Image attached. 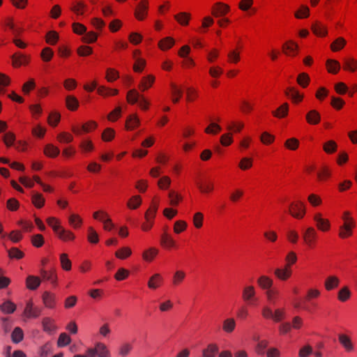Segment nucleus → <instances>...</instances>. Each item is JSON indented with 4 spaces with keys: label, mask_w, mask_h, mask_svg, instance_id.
Listing matches in <instances>:
<instances>
[{
    "label": "nucleus",
    "mask_w": 357,
    "mask_h": 357,
    "mask_svg": "<svg viewBox=\"0 0 357 357\" xmlns=\"http://www.w3.org/2000/svg\"><path fill=\"white\" fill-rule=\"evenodd\" d=\"M341 220L342 223L338 227L337 235L340 239H347L354 235L356 227V222L352 212L344 210L342 213Z\"/></svg>",
    "instance_id": "1"
},
{
    "label": "nucleus",
    "mask_w": 357,
    "mask_h": 357,
    "mask_svg": "<svg viewBox=\"0 0 357 357\" xmlns=\"http://www.w3.org/2000/svg\"><path fill=\"white\" fill-rule=\"evenodd\" d=\"M87 353L90 357H112L109 346L102 341H96L93 347H88Z\"/></svg>",
    "instance_id": "2"
},
{
    "label": "nucleus",
    "mask_w": 357,
    "mask_h": 357,
    "mask_svg": "<svg viewBox=\"0 0 357 357\" xmlns=\"http://www.w3.org/2000/svg\"><path fill=\"white\" fill-rule=\"evenodd\" d=\"M316 230L322 233H328L332 229L331 221L320 211H316L312 215Z\"/></svg>",
    "instance_id": "3"
},
{
    "label": "nucleus",
    "mask_w": 357,
    "mask_h": 357,
    "mask_svg": "<svg viewBox=\"0 0 357 357\" xmlns=\"http://www.w3.org/2000/svg\"><path fill=\"white\" fill-rule=\"evenodd\" d=\"M242 300L249 304L255 305L259 301L257 296V290L256 287L252 284H246L242 288Z\"/></svg>",
    "instance_id": "4"
},
{
    "label": "nucleus",
    "mask_w": 357,
    "mask_h": 357,
    "mask_svg": "<svg viewBox=\"0 0 357 357\" xmlns=\"http://www.w3.org/2000/svg\"><path fill=\"white\" fill-rule=\"evenodd\" d=\"M306 205L301 201L291 202L288 207L289 214L296 220H302L306 215Z\"/></svg>",
    "instance_id": "5"
},
{
    "label": "nucleus",
    "mask_w": 357,
    "mask_h": 357,
    "mask_svg": "<svg viewBox=\"0 0 357 357\" xmlns=\"http://www.w3.org/2000/svg\"><path fill=\"white\" fill-rule=\"evenodd\" d=\"M317 231L313 227H307L302 234L303 243L308 249L315 248L317 242Z\"/></svg>",
    "instance_id": "6"
},
{
    "label": "nucleus",
    "mask_w": 357,
    "mask_h": 357,
    "mask_svg": "<svg viewBox=\"0 0 357 357\" xmlns=\"http://www.w3.org/2000/svg\"><path fill=\"white\" fill-rule=\"evenodd\" d=\"M98 124L96 121L90 120L84 123L81 127L73 126L71 130L76 135H82L84 133L92 132L97 129Z\"/></svg>",
    "instance_id": "7"
},
{
    "label": "nucleus",
    "mask_w": 357,
    "mask_h": 357,
    "mask_svg": "<svg viewBox=\"0 0 357 357\" xmlns=\"http://www.w3.org/2000/svg\"><path fill=\"white\" fill-rule=\"evenodd\" d=\"M142 124V120L137 112L129 114L125 121V129L127 131H134L139 128Z\"/></svg>",
    "instance_id": "8"
},
{
    "label": "nucleus",
    "mask_w": 357,
    "mask_h": 357,
    "mask_svg": "<svg viewBox=\"0 0 357 357\" xmlns=\"http://www.w3.org/2000/svg\"><path fill=\"white\" fill-rule=\"evenodd\" d=\"M132 58L134 59L132 66L133 71L135 73H142L146 66V61L142 56L141 50H135L132 52Z\"/></svg>",
    "instance_id": "9"
},
{
    "label": "nucleus",
    "mask_w": 357,
    "mask_h": 357,
    "mask_svg": "<svg viewBox=\"0 0 357 357\" xmlns=\"http://www.w3.org/2000/svg\"><path fill=\"white\" fill-rule=\"evenodd\" d=\"M338 342L347 353H351L355 350V344L351 337L347 333H340L338 335Z\"/></svg>",
    "instance_id": "10"
},
{
    "label": "nucleus",
    "mask_w": 357,
    "mask_h": 357,
    "mask_svg": "<svg viewBox=\"0 0 357 357\" xmlns=\"http://www.w3.org/2000/svg\"><path fill=\"white\" fill-rule=\"evenodd\" d=\"M42 301L45 307L47 309H55L57 305V297L56 295L50 291H45L42 294Z\"/></svg>",
    "instance_id": "11"
},
{
    "label": "nucleus",
    "mask_w": 357,
    "mask_h": 357,
    "mask_svg": "<svg viewBox=\"0 0 357 357\" xmlns=\"http://www.w3.org/2000/svg\"><path fill=\"white\" fill-rule=\"evenodd\" d=\"M155 82V76L147 74L142 76L139 82L138 88L140 91L144 92L151 89Z\"/></svg>",
    "instance_id": "12"
},
{
    "label": "nucleus",
    "mask_w": 357,
    "mask_h": 357,
    "mask_svg": "<svg viewBox=\"0 0 357 357\" xmlns=\"http://www.w3.org/2000/svg\"><path fill=\"white\" fill-rule=\"evenodd\" d=\"M40 310L34 305L32 300L26 302L23 315L28 319H35L40 316Z\"/></svg>",
    "instance_id": "13"
},
{
    "label": "nucleus",
    "mask_w": 357,
    "mask_h": 357,
    "mask_svg": "<svg viewBox=\"0 0 357 357\" xmlns=\"http://www.w3.org/2000/svg\"><path fill=\"white\" fill-rule=\"evenodd\" d=\"M230 11V6L222 2H217L212 7V15L215 17L225 16Z\"/></svg>",
    "instance_id": "14"
},
{
    "label": "nucleus",
    "mask_w": 357,
    "mask_h": 357,
    "mask_svg": "<svg viewBox=\"0 0 357 357\" xmlns=\"http://www.w3.org/2000/svg\"><path fill=\"white\" fill-rule=\"evenodd\" d=\"M160 250L154 246H150L144 249L142 252V258L146 263H151L159 254Z\"/></svg>",
    "instance_id": "15"
},
{
    "label": "nucleus",
    "mask_w": 357,
    "mask_h": 357,
    "mask_svg": "<svg viewBox=\"0 0 357 357\" xmlns=\"http://www.w3.org/2000/svg\"><path fill=\"white\" fill-rule=\"evenodd\" d=\"M78 146L83 154L92 153L96 149L95 144L89 137L82 138L80 140Z\"/></svg>",
    "instance_id": "16"
},
{
    "label": "nucleus",
    "mask_w": 357,
    "mask_h": 357,
    "mask_svg": "<svg viewBox=\"0 0 357 357\" xmlns=\"http://www.w3.org/2000/svg\"><path fill=\"white\" fill-rule=\"evenodd\" d=\"M163 276L159 273H155L149 278L147 282V287L151 290H155L161 287L163 284Z\"/></svg>",
    "instance_id": "17"
},
{
    "label": "nucleus",
    "mask_w": 357,
    "mask_h": 357,
    "mask_svg": "<svg viewBox=\"0 0 357 357\" xmlns=\"http://www.w3.org/2000/svg\"><path fill=\"white\" fill-rule=\"evenodd\" d=\"M285 93L294 104H299L304 98V94L294 86L288 87Z\"/></svg>",
    "instance_id": "18"
},
{
    "label": "nucleus",
    "mask_w": 357,
    "mask_h": 357,
    "mask_svg": "<svg viewBox=\"0 0 357 357\" xmlns=\"http://www.w3.org/2000/svg\"><path fill=\"white\" fill-rule=\"evenodd\" d=\"M170 96L174 104L178 103L183 96V89L174 82L170 83Z\"/></svg>",
    "instance_id": "19"
},
{
    "label": "nucleus",
    "mask_w": 357,
    "mask_h": 357,
    "mask_svg": "<svg viewBox=\"0 0 357 357\" xmlns=\"http://www.w3.org/2000/svg\"><path fill=\"white\" fill-rule=\"evenodd\" d=\"M149 8V2L147 0H142L137 5L135 10V16L138 20L145 19Z\"/></svg>",
    "instance_id": "20"
},
{
    "label": "nucleus",
    "mask_w": 357,
    "mask_h": 357,
    "mask_svg": "<svg viewBox=\"0 0 357 357\" xmlns=\"http://www.w3.org/2000/svg\"><path fill=\"white\" fill-rule=\"evenodd\" d=\"M275 276L281 281L289 280L292 275V269L287 266L277 268L274 270Z\"/></svg>",
    "instance_id": "21"
},
{
    "label": "nucleus",
    "mask_w": 357,
    "mask_h": 357,
    "mask_svg": "<svg viewBox=\"0 0 357 357\" xmlns=\"http://www.w3.org/2000/svg\"><path fill=\"white\" fill-rule=\"evenodd\" d=\"M30 57L27 55L15 53L12 56V64L15 68H19L22 66H26L29 64Z\"/></svg>",
    "instance_id": "22"
},
{
    "label": "nucleus",
    "mask_w": 357,
    "mask_h": 357,
    "mask_svg": "<svg viewBox=\"0 0 357 357\" xmlns=\"http://www.w3.org/2000/svg\"><path fill=\"white\" fill-rule=\"evenodd\" d=\"M56 235L59 240L65 243L73 242L76 238L74 232L65 227H63Z\"/></svg>",
    "instance_id": "23"
},
{
    "label": "nucleus",
    "mask_w": 357,
    "mask_h": 357,
    "mask_svg": "<svg viewBox=\"0 0 357 357\" xmlns=\"http://www.w3.org/2000/svg\"><path fill=\"white\" fill-rule=\"evenodd\" d=\"M42 326L43 330L50 334L54 333L58 329L55 320L49 317L43 319Z\"/></svg>",
    "instance_id": "24"
},
{
    "label": "nucleus",
    "mask_w": 357,
    "mask_h": 357,
    "mask_svg": "<svg viewBox=\"0 0 357 357\" xmlns=\"http://www.w3.org/2000/svg\"><path fill=\"white\" fill-rule=\"evenodd\" d=\"M68 222L73 229H79L83 225L84 220L79 214L72 213L68 217Z\"/></svg>",
    "instance_id": "25"
},
{
    "label": "nucleus",
    "mask_w": 357,
    "mask_h": 357,
    "mask_svg": "<svg viewBox=\"0 0 357 357\" xmlns=\"http://www.w3.org/2000/svg\"><path fill=\"white\" fill-rule=\"evenodd\" d=\"M42 280L38 276L29 275L25 280L26 287L29 290H36L40 285Z\"/></svg>",
    "instance_id": "26"
},
{
    "label": "nucleus",
    "mask_w": 357,
    "mask_h": 357,
    "mask_svg": "<svg viewBox=\"0 0 357 357\" xmlns=\"http://www.w3.org/2000/svg\"><path fill=\"white\" fill-rule=\"evenodd\" d=\"M298 49V45L293 41V40H288L286 43H284L282 45V50L284 53L290 56H294L297 54V50Z\"/></svg>",
    "instance_id": "27"
},
{
    "label": "nucleus",
    "mask_w": 357,
    "mask_h": 357,
    "mask_svg": "<svg viewBox=\"0 0 357 357\" xmlns=\"http://www.w3.org/2000/svg\"><path fill=\"white\" fill-rule=\"evenodd\" d=\"M273 280L266 275H261L257 279V283L260 289L265 291L271 288L273 285Z\"/></svg>",
    "instance_id": "28"
},
{
    "label": "nucleus",
    "mask_w": 357,
    "mask_h": 357,
    "mask_svg": "<svg viewBox=\"0 0 357 357\" xmlns=\"http://www.w3.org/2000/svg\"><path fill=\"white\" fill-rule=\"evenodd\" d=\"M176 43L174 38L167 36L160 39L158 43V47L161 51H168L172 49Z\"/></svg>",
    "instance_id": "29"
},
{
    "label": "nucleus",
    "mask_w": 357,
    "mask_h": 357,
    "mask_svg": "<svg viewBox=\"0 0 357 357\" xmlns=\"http://www.w3.org/2000/svg\"><path fill=\"white\" fill-rule=\"evenodd\" d=\"M289 112V105L287 102H283L278 108L272 112V114L276 119L286 118Z\"/></svg>",
    "instance_id": "30"
},
{
    "label": "nucleus",
    "mask_w": 357,
    "mask_h": 357,
    "mask_svg": "<svg viewBox=\"0 0 357 357\" xmlns=\"http://www.w3.org/2000/svg\"><path fill=\"white\" fill-rule=\"evenodd\" d=\"M218 351L219 347L216 343H209L202 349V357H216Z\"/></svg>",
    "instance_id": "31"
},
{
    "label": "nucleus",
    "mask_w": 357,
    "mask_h": 357,
    "mask_svg": "<svg viewBox=\"0 0 357 357\" xmlns=\"http://www.w3.org/2000/svg\"><path fill=\"white\" fill-rule=\"evenodd\" d=\"M312 33L318 37H326L328 35V28L321 22H316L311 26Z\"/></svg>",
    "instance_id": "32"
},
{
    "label": "nucleus",
    "mask_w": 357,
    "mask_h": 357,
    "mask_svg": "<svg viewBox=\"0 0 357 357\" xmlns=\"http://www.w3.org/2000/svg\"><path fill=\"white\" fill-rule=\"evenodd\" d=\"M31 204L38 209L42 208L45 204L44 195L39 192H33L31 197Z\"/></svg>",
    "instance_id": "33"
},
{
    "label": "nucleus",
    "mask_w": 357,
    "mask_h": 357,
    "mask_svg": "<svg viewBox=\"0 0 357 357\" xmlns=\"http://www.w3.org/2000/svg\"><path fill=\"white\" fill-rule=\"evenodd\" d=\"M305 120L310 125H317L321 121V114L316 109H311L307 112L305 115Z\"/></svg>",
    "instance_id": "34"
},
{
    "label": "nucleus",
    "mask_w": 357,
    "mask_h": 357,
    "mask_svg": "<svg viewBox=\"0 0 357 357\" xmlns=\"http://www.w3.org/2000/svg\"><path fill=\"white\" fill-rule=\"evenodd\" d=\"M340 283V279L334 275L328 276L324 281V287L327 291L336 289Z\"/></svg>",
    "instance_id": "35"
},
{
    "label": "nucleus",
    "mask_w": 357,
    "mask_h": 357,
    "mask_svg": "<svg viewBox=\"0 0 357 357\" xmlns=\"http://www.w3.org/2000/svg\"><path fill=\"white\" fill-rule=\"evenodd\" d=\"M236 327V321L233 317H228L223 320L222 329L225 333H231Z\"/></svg>",
    "instance_id": "36"
},
{
    "label": "nucleus",
    "mask_w": 357,
    "mask_h": 357,
    "mask_svg": "<svg viewBox=\"0 0 357 357\" xmlns=\"http://www.w3.org/2000/svg\"><path fill=\"white\" fill-rule=\"evenodd\" d=\"M160 244L166 249H172L176 247L175 240L167 233H164L161 235Z\"/></svg>",
    "instance_id": "37"
},
{
    "label": "nucleus",
    "mask_w": 357,
    "mask_h": 357,
    "mask_svg": "<svg viewBox=\"0 0 357 357\" xmlns=\"http://www.w3.org/2000/svg\"><path fill=\"white\" fill-rule=\"evenodd\" d=\"M158 207L159 202L155 199L153 200L150 207L147 209L144 214V219L154 222Z\"/></svg>",
    "instance_id": "38"
},
{
    "label": "nucleus",
    "mask_w": 357,
    "mask_h": 357,
    "mask_svg": "<svg viewBox=\"0 0 357 357\" xmlns=\"http://www.w3.org/2000/svg\"><path fill=\"white\" fill-rule=\"evenodd\" d=\"M142 204V198L139 195L131 196L126 202V206L130 210H136Z\"/></svg>",
    "instance_id": "39"
},
{
    "label": "nucleus",
    "mask_w": 357,
    "mask_h": 357,
    "mask_svg": "<svg viewBox=\"0 0 357 357\" xmlns=\"http://www.w3.org/2000/svg\"><path fill=\"white\" fill-rule=\"evenodd\" d=\"M167 197L169 198V205L172 207L178 206L183 199L182 195L178 192L171 190L168 192Z\"/></svg>",
    "instance_id": "40"
},
{
    "label": "nucleus",
    "mask_w": 357,
    "mask_h": 357,
    "mask_svg": "<svg viewBox=\"0 0 357 357\" xmlns=\"http://www.w3.org/2000/svg\"><path fill=\"white\" fill-rule=\"evenodd\" d=\"M43 153L49 158H56L60 153V149L52 144H47L45 146Z\"/></svg>",
    "instance_id": "41"
},
{
    "label": "nucleus",
    "mask_w": 357,
    "mask_h": 357,
    "mask_svg": "<svg viewBox=\"0 0 357 357\" xmlns=\"http://www.w3.org/2000/svg\"><path fill=\"white\" fill-rule=\"evenodd\" d=\"M172 181L169 176L163 175L159 178L156 184L160 190H167L172 185Z\"/></svg>",
    "instance_id": "42"
},
{
    "label": "nucleus",
    "mask_w": 357,
    "mask_h": 357,
    "mask_svg": "<svg viewBox=\"0 0 357 357\" xmlns=\"http://www.w3.org/2000/svg\"><path fill=\"white\" fill-rule=\"evenodd\" d=\"M186 273L183 270L176 271L172 278V283L174 287L180 286L185 279Z\"/></svg>",
    "instance_id": "43"
},
{
    "label": "nucleus",
    "mask_w": 357,
    "mask_h": 357,
    "mask_svg": "<svg viewBox=\"0 0 357 357\" xmlns=\"http://www.w3.org/2000/svg\"><path fill=\"white\" fill-rule=\"evenodd\" d=\"M197 187L202 194L208 195L214 190V183L210 181H204L197 184Z\"/></svg>",
    "instance_id": "44"
},
{
    "label": "nucleus",
    "mask_w": 357,
    "mask_h": 357,
    "mask_svg": "<svg viewBox=\"0 0 357 357\" xmlns=\"http://www.w3.org/2000/svg\"><path fill=\"white\" fill-rule=\"evenodd\" d=\"M61 121V114L59 112L53 110L49 113L47 116V123L50 127H56Z\"/></svg>",
    "instance_id": "45"
},
{
    "label": "nucleus",
    "mask_w": 357,
    "mask_h": 357,
    "mask_svg": "<svg viewBox=\"0 0 357 357\" xmlns=\"http://www.w3.org/2000/svg\"><path fill=\"white\" fill-rule=\"evenodd\" d=\"M98 93L104 97L114 96L119 94V90L116 89H111L105 86H99L97 89Z\"/></svg>",
    "instance_id": "46"
},
{
    "label": "nucleus",
    "mask_w": 357,
    "mask_h": 357,
    "mask_svg": "<svg viewBox=\"0 0 357 357\" xmlns=\"http://www.w3.org/2000/svg\"><path fill=\"white\" fill-rule=\"evenodd\" d=\"M132 251L128 246H123L115 252V257L120 260H125L132 255Z\"/></svg>",
    "instance_id": "47"
},
{
    "label": "nucleus",
    "mask_w": 357,
    "mask_h": 357,
    "mask_svg": "<svg viewBox=\"0 0 357 357\" xmlns=\"http://www.w3.org/2000/svg\"><path fill=\"white\" fill-rule=\"evenodd\" d=\"M327 71L331 74H337L340 70V63L335 59H328L326 61Z\"/></svg>",
    "instance_id": "48"
},
{
    "label": "nucleus",
    "mask_w": 357,
    "mask_h": 357,
    "mask_svg": "<svg viewBox=\"0 0 357 357\" xmlns=\"http://www.w3.org/2000/svg\"><path fill=\"white\" fill-rule=\"evenodd\" d=\"M174 19L180 25L185 26L189 24L191 14L187 12H180L174 15Z\"/></svg>",
    "instance_id": "49"
},
{
    "label": "nucleus",
    "mask_w": 357,
    "mask_h": 357,
    "mask_svg": "<svg viewBox=\"0 0 357 357\" xmlns=\"http://www.w3.org/2000/svg\"><path fill=\"white\" fill-rule=\"evenodd\" d=\"M46 222L52 229L55 234H57L63 227L61 225V220L56 217H49L46 219Z\"/></svg>",
    "instance_id": "50"
},
{
    "label": "nucleus",
    "mask_w": 357,
    "mask_h": 357,
    "mask_svg": "<svg viewBox=\"0 0 357 357\" xmlns=\"http://www.w3.org/2000/svg\"><path fill=\"white\" fill-rule=\"evenodd\" d=\"M309 204L314 208L319 207L323 204V199L317 193H310L307 197Z\"/></svg>",
    "instance_id": "51"
},
{
    "label": "nucleus",
    "mask_w": 357,
    "mask_h": 357,
    "mask_svg": "<svg viewBox=\"0 0 357 357\" xmlns=\"http://www.w3.org/2000/svg\"><path fill=\"white\" fill-rule=\"evenodd\" d=\"M253 158L251 157H243L238 163V167L241 171H247L253 167Z\"/></svg>",
    "instance_id": "52"
},
{
    "label": "nucleus",
    "mask_w": 357,
    "mask_h": 357,
    "mask_svg": "<svg viewBox=\"0 0 357 357\" xmlns=\"http://www.w3.org/2000/svg\"><path fill=\"white\" fill-rule=\"evenodd\" d=\"M59 262L61 268L65 271H70L72 269V261L69 259L68 255L61 253L59 255Z\"/></svg>",
    "instance_id": "53"
},
{
    "label": "nucleus",
    "mask_w": 357,
    "mask_h": 357,
    "mask_svg": "<svg viewBox=\"0 0 357 357\" xmlns=\"http://www.w3.org/2000/svg\"><path fill=\"white\" fill-rule=\"evenodd\" d=\"M40 273L44 280L50 281L52 284H56L57 275L54 271H47L45 269H41Z\"/></svg>",
    "instance_id": "54"
},
{
    "label": "nucleus",
    "mask_w": 357,
    "mask_h": 357,
    "mask_svg": "<svg viewBox=\"0 0 357 357\" xmlns=\"http://www.w3.org/2000/svg\"><path fill=\"white\" fill-rule=\"evenodd\" d=\"M142 94H141L137 89H130L128 91L126 95L127 102L130 105H134L138 102Z\"/></svg>",
    "instance_id": "55"
},
{
    "label": "nucleus",
    "mask_w": 357,
    "mask_h": 357,
    "mask_svg": "<svg viewBox=\"0 0 357 357\" xmlns=\"http://www.w3.org/2000/svg\"><path fill=\"white\" fill-rule=\"evenodd\" d=\"M287 310L285 307H276L273 310L272 321L274 322H280L286 318Z\"/></svg>",
    "instance_id": "56"
},
{
    "label": "nucleus",
    "mask_w": 357,
    "mask_h": 357,
    "mask_svg": "<svg viewBox=\"0 0 357 357\" xmlns=\"http://www.w3.org/2000/svg\"><path fill=\"white\" fill-rule=\"evenodd\" d=\"M204 215L200 211L195 212L192 218V225L197 229H201L204 225Z\"/></svg>",
    "instance_id": "57"
},
{
    "label": "nucleus",
    "mask_w": 357,
    "mask_h": 357,
    "mask_svg": "<svg viewBox=\"0 0 357 357\" xmlns=\"http://www.w3.org/2000/svg\"><path fill=\"white\" fill-rule=\"evenodd\" d=\"M47 132V128L40 123L36 124L31 129V134L34 137L43 139Z\"/></svg>",
    "instance_id": "58"
},
{
    "label": "nucleus",
    "mask_w": 357,
    "mask_h": 357,
    "mask_svg": "<svg viewBox=\"0 0 357 357\" xmlns=\"http://www.w3.org/2000/svg\"><path fill=\"white\" fill-rule=\"evenodd\" d=\"M116 137V131L112 128H106L101 134V139L104 142H110Z\"/></svg>",
    "instance_id": "59"
},
{
    "label": "nucleus",
    "mask_w": 357,
    "mask_h": 357,
    "mask_svg": "<svg viewBox=\"0 0 357 357\" xmlns=\"http://www.w3.org/2000/svg\"><path fill=\"white\" fill-rule=\"evenodd\" d=\"M79 105V101L74 96H67L66 98V106L70 111H75Z\"/></svg>",
    "instance_id": "60"
},
{
    "label": "nucleus",
    "mask_w": 357,
    "mask_h": 357,
    "mask_svg": "<svg viewBox=\"0 0 357 357\" xmlns=\"http://www.w3.org/2000/svg\"><path fill=\"white\" fill-rule=\"evenodd\" d=\"M347 40L342 37H338L331 44V50L334 52L342 50L346 45Z\"/></svg>",
    "instance_id": "61"
},
{
    "label": "nucleus",
    "mask_w": 357,
    "mask_h": 357,
    "mask_svg": "<svg viewBox=\"0 0 357 357\" xmlns=\"http://www.w3.org/2000/svg\"><path fill=\"white\" fill-rule=\"evenodd\" d=\"M188 228V223L183 220H178L174 222L173 231L175 234H180L184 232Z\"/></svg>",
    "instance_id": "62"
},
{
    "label": "nucleus",
    "mask_w": 357,
    "mask_h": 357,
    "mask_svg": "<svg viewBox=\"0 0 357 357\" xmlns=\"http://www.w3.org/2000/svg\"><path fill=\"white\" fill-rule=\"evenodd\" d=\"M259 140L264 145L269 146L275 142V137L267 131H264L259 137Z\"/></svg>",
    "instance_id": "63"
},
{
    "label": "nucleus",
    "mask_w": 357,
    "mask_h": 357,
    "mask_svg": "<svg viewBox=\"0 0 357 357\" xmlns=\"http://www.w3.org/2000/svg\"><path fill=\"white\" fill-rule=\"evenodd\" d=\"M284 147L289 151H296L300 146V141L296 137H290L285 140Z\"/></svg>",
    "instance_id": "64"
}]
</instances>
